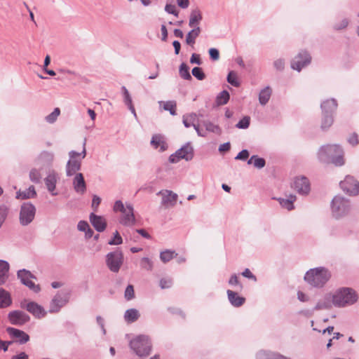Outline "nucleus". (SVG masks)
I'll list each match as a JSON object with an SVG mask.
<instances>
[{"instance_id":"f257e3e1","label":"nucleus","mask_w":359,"mask_h":359,"mask_svg":"<svg viewBox=\"0 0 359 359\" xmlns=\"http://www.w3.org/2000/svg\"><path fill=\"white\" fill-rule=\"evenodd\" d=\"M318 157L321 162L332 163L336 166H341L344 164V151L338 144L321 147L318 150Z\"/></svg>"},{"instance_id":"f03ea898","label":"nucleus","mask_w":359,"mask_h":359,"mask_svg":"<svg viewBox=\"0 0 359 359\" xmlns=\"http://www.w3.org/2000/svg\"><path fill=\"white\" fill-rule=\"evenodd\" d=\"M331 278L330 271L323 266L309 269L304 275V280L313 287H323Z\"/></svg>"},{"instance_id":"7ed1b4c3","label":"nucleus","mask_w":359,"mask_h":359,"mask_svg":"<svg viewBox=\"0 0 359 359\" xmlns=\"http://www.w3.org/2000/svg\"><path fill=\"white\" fill-rule=\"evenodd\" d=\"M358 300V294L352 288L342 287L332 294V303L336 307L352 305Z\"/></svg>"},{"instance_id":"20e7f679","label":"nucleus","mask_w":359,"mask_h":359,"mask_svg":"<svg viewBox=\"0 0 359 359\" xmlns=\"http://www.w3.org/2000/svg\"><path fill=\"white\" fill-rule=\"evenodd\" d=\"M86 140H84L81 152H77L74 150L69 152V159L66 165V174L67 176H72L81 170V161L86 156Z\"/></svg>"},{"instance_id":"39448f33","label":"nucleus","mask_w":359,"mask_h":359,"mask_svg":"<svg viewBox=\"0 0 359 359\" xmlns=\"http://www.w3.org/2000/svg\"><path fill=\"white\" fill-rule=\"evenodd\" d=\"M351 209V202L341 196H336L331 202V211L333 217L341 219L348 215Z\"/></svg>"},{"instance_id":"423d86ee","label":"nucleus","mask_w":359,"mask_h":359,"mask_svg":"<svg viewBox=\"0 0 359 359\" xmlns=\"http://www.w3.org/2000/svg\"><path fill=\"white\" fill-rule=\"evenodd\" d=\"M131 349L140 357H147L151 351V343L147 336L140 335L130 341Z\"/></svg>"},{"instance_id":"0eeeda50","label":"nucleus","mask_w":359,"mask_h":359,"mask_svg":"<svg viewBox=\"0 0 359 359\" xmlns=\"http://www.w3.org/2000/svg\"><path fill=\"white\" fill-rule=\"evenodd\" d=\"M71 294L72 292L69 289L58 291L50 303L48 312L50 313L59 312L61 308L69 302Z\"/></svg>"},{"instance_id":"6e6552de","label":"nucleus","mask_w":359,"mask_h":359,"mask_svg":"<svg viewBox=\"0 0 359 359\" xmlns=\"http://www.w3.org/2000/svg\"><path fill=\"white\" fill-rule=\"evenodd\" d=\"M17 277L22 285L27 287L33 292L39 293L41 291L40 285L35 284L32 281V279L36 280V277L29 270L25 269L18 270L17 272Z\"/></svg>"},{"instance_id":"1a4fd4ad","label":"nucleus","mask_w":359,"mask_h":359,"mask_svg":"<svg viewBox=\"0 0 359 359\" xmlns=\"http://www.w3.org/2000/svg\"><path fill=\"white\" fill-rule=\"evenodd\" d=\"M194 157V149L190 143H187L182 147L177 150L174 154H171L169 157V161L172 163H176L181 159H184L187 161H191Z\"/></svg>"},{"instance_id":"9d476101","label":"nucleus","mask_w":359,"mask_h":359,"mask_svg":"<svg viewBox=\"0 0 359 359\" xmlns=\"http://www.w3.org/2000/svg\"><path fill=\"white\" fill-rule=\"evenodd\" d=\"M35 214V206L29 202L24 203L20 208V223L22 226L28 225L34 220Z\"/></svg>"},{"instance_id":"9b49d317","label":"nucleus","mask_w":359,"mask_h":359,"mask_svg":"<svg viewBox=\"0 0 359 359\" xmlns=\"http://www.w3.org/2000/svg\"><path fill=\"white\" fill-rule=\"evenodd\" d=\"M123 262V253L119 250H116L108 253L106 256V264L109 270L114 273H117L120 270Z\"/></svg>"},{"instance_id":"f8f14e48","label":"nucleus","mask_w":359,"mask_h":359,"mask_svg":"<svg viewBox=\"0 0 359 359\" xmlns=\"http://www.w3.org/2000/svg\"><path fill=\"white\" fill-rule=\"evenodd\" d=\"M20 307L26 309L36 318H42L46 315V311L43 307L34 302H27L24 299L20 302Z\"/></svg>"},{"instance_id":"ddd939ff","label":"nucleus","mask_w":359,"mask_h":359,"mask_svg":"<svg viewBox=\"0 0 359 359\" xmlns=\"http://www.w3.org/2000/svg\"><path fill=\"white\" fill-rule=\"evenodd\" d=\"M340 187L350 196H356L359 194V182L352 176L348 175L341 181Z\"/></svg>"},{"instance_id":"4468645a","label":"nucleus","mask_w":359,"mask_h":359,"mask_svg":"<svg viewBox=\"0 0 359 359\" xmlns=\"http://www.w3.org/2000/svg\"><path fill=\"white\" fill-rule=\"evenodd\" d=\"M8 319L12 325L22 326L30 320V317L22 311L15 310L8 313Z\"/></svg>"},{"instance_id":"2eb2a0df","label":"nucleus","mask_w":359,"mask_h":359,"mask_svg":"<svg viewBox=\"0 0 359 359\" xmlns=\"http://www.w3.org/2000/svg\"><path fill=\"white\" fill-rule=\"evenodd\" d=\"M311 57L306 51H302L291 62V67L300 72L302 68L310 64Z\"/></svg>"},{"instance_id":"dca6fc26","label":"nucleus","mask_w":359,"mask_h":359,"mask_svg":"<svg viewBox=\"0 0 359 359\" xmlns=\"http://www.w3.org/2000/svg\"><path fill=\"white\" fill-rule=\"evenodd\" d=\"M120 223L126 226H132L135 224L136 219L134 215V208L130 203L126 204V209L121 212Z\"/></svg>"},{"instance_id":"f3484780","label":"nucleus","mask_w":359,"mask_h":359,"mask_svg":"<svg viewBox=\"0 0 359 359\" xmlns=\"http://www.w3.org/2000/svg\"><path fill=\"white\" fill-rule=\"evenodd\" d=\"M292 187L301 195H307L311 189L309 180L304 176L297 177L294 180Z\"/></svg>"},{"instance_id":"a211bd4d","label":"nucleus","mask_w":359,"mask_h":359,"mask_svg":"<svg viewBox=\"0 0 359 359\" xmlns=\"http://www.w3.org/2000/svg\"><path fill=\"white\" fill-rule=\"evenodd\" d=\"M156 194L162 196L161 205L165 208L175 206L178 198L177 194L167 189L159 191Z\"/></svg>"},{"instance_id":"6ab92c4d","label":"nucleus","mask_w":359,"mask_h":359,"mask_svg":"<svg viewBox=\"0 0 359 359\" xmlns=\"http://www.w3.org/2000/svg\"><path fill=\"white\" fill-rule=\"evenodd\" d=\"M7 333L13 338L17 339V342L20 344H24L29 341V336L22 330L8 327L6 328Z\"/></svg>"},{"instance_id":"aec40b11","label":"nucleus","mask_w":359,"mask_h":359,"mask_svg":"<svg viewBox=\"0 0 359 359\" xmlns=\"http://www.w3.org/2000/svg\"><path fill=\"white\" fill-rule=\"evenodd\" d=\"M57 180V174L55 171L49 172L47 177L44 179L46 188L53 196H56L57 194V193L55 191Z\"/></svg>"},{"instance_id":"412c9836","label":"nucleus","mask_w":359,"mask_h":359,"mask_svg":"<svg viewBox=\"0 0 359 359\" xmlns=\"http://www.w3.org/2000/svg\"><path fill=\"white\" fill-rule=\"evenodd\" d=\"M89 219L91 224L97 231L102 232L105 230L107 222L103 217L97 215L92 212L89 216Z\"/></svg>"},{"instance_id":"4be33fe9","label":"nucleus","mask_w":359,"mask_h":359,"mask_svg":"<svg viewBox=\"0 0 359 359\" xmlns=\"http://www.w3.org/2000/svg\"><path fill=\"white\" fill-rule=\"evenodd\" d=\"M73 186L76 192L83 194L86 190V185L82 173H76L73 180Z\"/></svg>"},{"instance_id":"5701e85b","label":"nucleus","mask_w":359,"mask_h":359,"mask_svg":"<svg viewBox=\"0 0 359 359\" xmlns=\"http://www.w3.org/2000/svg\"><path fill=\"white\" fill-rule=\"evenodd\" d=\"M332 295L327 294L322 299H320L313 308L314 310L330 309L332 306Z\"/></svg>"},{"instance_id":"b1692460","label":"nucleus","mask_w":359,"mask_h":359,"mask_svg":"<svg viewBox=\"0 0 359 359\" xmlns=\"http://www.w3.org/2000/svg\"><path fill=\"white\" fill-rule=\"evenodd\" d=\"M337 102L334 98L327 99L320 104L322 113L334 114L337 108Z\"/></svg>"},{"instance_id":"393cba45","label":"nucleus","mask_w":359,"mask_h":359,"mask_svg":"<svg viewBox=\"0 0 359 359\" xmlns=\"http://www.w3.org/2000/svg\"><path fill=\"white\" fill-rule=\"evenodd\" d=\"M226 292L228 299L232 306L239 307L244 304L245 299L239 296L237 292L230 290H228Z\"/></svg>"},{"instance_id":"a878e982","label":"nucleus","mask_w":359,"mask_h":359,"mask_svg":"<svg viewBox=\"0 0 359 359\" xmlns=\"http://www.w3.org/2000/svg\"><path fill=\"white\" fill-rule=\"evenodd\" d=\"M151 144L155 149L160 147L161 151H164L168 148V144L165 141L164 137L159 134L153 135L151 140Z\"/></svg>"},{"instance_id":"bb28decb","label":"nucleus","mask_w":359,"mask_h":359,"mask_svg":"<svg viewBox=\"0 0 359 359\" xmlns=\"http://www.w3.org/2000/svg\"><path fill=\"white\" fill-rule=\"evenodd\" d=\"M202 13L199 9L196 8L192 10L189 16V26L193 28L199 27L198 25L202 20Z\"/></svg>"},{"instance_id":"cd10ccee","label":"nucleus","mask_w":359,"mask_h":359,"mask_svg":"<svg viewBox=\"0 0 359 359\" xmlns=\"http://www.w3.org/2000/svg\"><path fill=\"white\" fill-rule=\"evenodd\" d=\"M36 196V192L35 191V188L33 185L29 187L28 189L25 191H18L16 192V198L17 199H29L34 198Z\"/></svg>"},{"instance_id":"c85d7f7f","label":"nucleus","mask_w":359,"mask_h":359,"mask_svg":"<svg viewBox=\"0 0 359 359\" xmlns=\"http://www.w3.org/2000/svg\"><path fill=\"white\" fill-rule=\"evenodd\" d=\"M55 155L53 152L48 151H42L37 157L39 163L43 165H51L54 161Z\"/></svg>"},{"instance_id":"c756f323","label":"nucleus","mask_w":359,"mask_h":359,"mask_svg":"<svg viewBox=\"0 0 359 359\" xmlns=\"http://www.w3.org/2000/svg\"><path fill=\"white\" fill-rule=\"evenodd\" d=\"M121 90L123 95V102L126 105H127L128 109L131 111V113L134 115L135 118H137V114L135 109V107L133 104L132 97L125 86H122Z\"/></svg>"},{"instance_id":"7c9ffc66","label":"nucleus","mask_w":359,"mask_h":359,"mask_svg":"<svg viewBox=\"0 0 359 359\" xmlns=\"http://www.w3.org/2000/svg\"><path fill=\"white\" fill-rule=\"evenodd\" d=\"M256 359H291L278 353L260 351L256 354Z\"/></svg>"},{"instance_id":"2f4dec72","label":"nucleus","mask_w":359,"mask_h":359,"mask_svg":"<svg viewBox=\"0 0 359 359\" xmlns=\"http://www.w3.org/2000/svg\"><path fill=\"white\" fill-rule=\"evenodd\" d=\"M140 316V312L136 309H129L124 313V320L128 323L137 321Z\"/></svg>"},{"instance_id":"473e14b6","label":"nucleus","mask_w":359,"mask_h":359,"mask_svg":"<svg viewBox=\"0 0 359 359\" xmlns=\"http://www.w3.org/2000/svg\"><path fill=\"white\" fill-rule=\"evenodd\" d=\"M296 198L294 195H290L287 198H278L277 200L282 208L287 210H292L294 208L293 203L296 201Z\"/></svg>"},{"instance_id":"72a5a7b5","label":"nucleus","mask_w":359,"mask_h":359,"mask_svg":"<svg viewBox=\"0 0 359 359\" xmlns=\"http://www.w3.org/2000/svg\"><path fill=\"white\" fill-rule=\"evenodd\" d=\"M9 264L7 262L0 260V285L6 283L8 277Z\"/></svg>"},{"instance_id":"f704fd0d","label":"nucleus","mask_w":359,"mask_h":359,"mask_svg":"<svg viewBox=\"0 0 359 359\" xmlns=\"http://www.w3.org/2000/svg\"><path fill=\"white\" fill-rule=\"evenodd\" d=\"M201 32V29L200 27H196L189 31L186 36L187 44L193 46L196 42V39L199 36Z\"/></svg>"},{"instance_id":"c9c22d12","label":"nucleus","mask_w":359,"mask_h":359,"mask_svg":"<svg viewBox=\"0 0 359 359\" xmlns=\"http://www.w3.org/2000/svg\"><path fill=\"white\" fill-rule=\"evenodd\" d=\"M272 90L269 86L262 89L259 94V102L260 104L264 106L267 104L271 96Z\"/></svg>"},{"instance_id":"e433bc0d","label":"nucleus","mask_w":359,"mask_h":359,"mask_svg":"<svg viewBox=\"0 0 359 359\" xmlns=\"http://www.w3.org/2000/svg\"><path fill=\"white\" fill-rule=\"evenodd\" d=\"M12 304L10 294L3 288H0V308H6Z\"/></svg>"},{"instance_id":"4c0bfd02","label":"nucleus","mask_w":359,"mask_h":359,"mask_svg":"<svg viewBox=\"0 0 359 359\" xmlns=\"http://www.w3.org/2000/svg\"><path fill=\"white\" fill-rule=\"evenodd\" d=\"M334 122L333 114L323 113L321 128L326 130L329 128Z\"/></svg>"},{"instance_id":"58836bf2","label":"nucleus","mask_w":359,"mask_h":359,"mask_svg":"<svg viewBox=\"0 0 359 359\" xmlns=\"http://www.w3.org/2000/svg\"><path fill=\"white\" fill-rule=\"evenodd\" d=\"M196 119L197 114L195 113L185 114L182 117L183 123L186 128H189L196 125Z\"/></svg>"},{"instance_id":"ea45409f","label":"nucleus","mask_w":359,"mask_h":359,"mask_svg":"<svg viewBox=\"0 0 359 359\" xmlns=\"http://www.w3.org/2000/svg\"><path fill=\"white\" fill-rule=\"evenodd\" d=\"M248 164L253 165L258 168L261 169L264 168L266 165V161L263 158L258 157L257 155H253L250 157V158L248 161Z\"/></svg>"},{"instance_id":"a19ab883","label":"nucleus","mask_w":359,"mask_h":359,"mask_svg":"<svg viewBox=\"0 0 359 359\" xmlns=\"http://www.w3.org/2000/svg\"><path fill=\"white\" fill-rule=\"evenodd\" d=\"M163 103V109L165 111H168L170 114L172 116H175L177 114L176 113V107L177 104L175 101H167L165 102H163V101H160L159 104H161Z\"/></svg>"},{"instance_id":"79ce46f5","label":"nucleus","mask_w":359,"mask_h":359,"mask_svg":"<svg viewBox=\"0 0 359 359\" xmlns=\"http://www.w3.org/2000/svg\"><path fill=\"white\" fill-rule=\"evenodd\" d=\"M179 73L180 76L185 80H191V76L189 73V67L185 64L182 63L180 66Z\"/></svg>"},{"instance_id":"37998d69","label":"nucleus","mask_w":359,"mask_h":359,"mask_svg":"<svg viewBox=\"0 0 359 359\" xmlns=\"http://www.w3.org/2000/svg\"><path fill=\"white\" fill-rule=\"evenodd\" d=\"M229 100V93L226 90L222 91L217 96L216 102L219 105L226 104Z\"/></svg>"},{"instance_id":"c03bdc74","label":"nucleus","mask_w":359,"mask_h":359,"mask_svg":"<svg viewBox=\"0 0 359 359\" xmlns=\"http://www.w3.org/2000/svg\"><path fill=\"white\" fill-rule=\"evenodd\" d=\"M29 179L32 182L35 184L40 183L41 180V175L40 171L36 168L32 169L29 172Z\"/></svg>"},{"instance_id":"a18cd8bd","label":"nucleus","mask_w":359,"mask_h":359,"mask_svg":"<svg viewBox=\"0 0 359 359\" xmlns=\"http://www.w3.org/2000/svg\"><path fill=\"white\" fill-rule=\"evenodd\" d=\"M175 251L166 249L160 254V258L164 263L169 262L174 257Z\"/></svg>"},{"instance_id":"49530a36","label":"nucleus","mask_w":359,"mask_h":359,"mask_svg":"<svg viewBox=\"0 0 359 359\" xmlns=\"http://www.w3.org/2000/svg\"><path fill=\"white\" fill-rule=\"evenodd\" d=\"M227 81L234 87L240 86V82L238 80L237 74L233 71H231L227 76Z\"/></svg>"},{"instance_id":"de8ad7c7","label":"nucleus","mask_w":359,"mask_h":359,"mask_svg":"<svg viewBox=\"0 0 359 359\" xmlns=\"http://www.w3.org/2000/svg\"><path fill=\"white\" fill-rule=\"evenodd\" d=\"M60 114V110L59 108H55L53 111L51 112L50 114L46 116L45 120L46 122L49 123H53L56 121L57 117L59 116Z\"/></svg>"},{"instance_id":"09e8293b","label":"nucleus","mask_w":359,"mask_h":359,"mask_svg":"<svg viewBox=\"0 0 359 359\" xmlns=\"http://www.w3.org/2000/svg\"><path fill=\"white\" fill-rule=\"evenodd\" d=\"M203 126L205 127L206 130L218 133L220 132V128L218 126L214 124L211 121H204L203 122Z\"/></svg>"},{"instance_id":"8fccbe9b","label":"nucleus","mask_w":359,"mask_h":359,"mask_svg":"<svg viewBox=\"0 0 359 359\" xmlns=\"http://www.w3.org/2000/svg\"><path fill=\"white\" fill-rule=\"evenodd\" d=\"M140 265L141 268L146 269L147 271H151L153 268V262L148 257H143L140 260Z\"/></svg>"},{"instance_id":"3c124183","label":"nucleus","mask_w":359,"mask_h":359,"mask_svg":"<svg viewBox=\"0 0 359 359\" xmlns=\"http://www.w3.org/2000/svg\"><path fill=\"white\" fill-rule=\"evenodd\" d=\"M191 73L194 77L200 81L203 80L205 77V75L201 67H194L192 69Z\"/></svg>"},{"instance_id":"603ef678","label":"nucleus","mask_w":359,"mask_h":359,"mask_svg":"<svg viewBox=\"0 0 359 359\" xmlns=\"http://www.w3.org/2000/svg\"><path fill=\"white\" fill-rule=\"evenodd\" d=\"M122 238L119 233L116 231L114 237L108 241V244L110 245H118L122 243Z\"/></svg>"},{"instance_id":"864d4df0","label":"nucleus","mask_w":359,"mask_h":359,"mask_svg":"<svg viewBox=\"0 0 359 359\" xmlns=\"http://www.w3.org/2000/svg\"><path fill=\"white\" fill-rule=\"evenodd\" d=\"M8 212V209L5 205H0V227L2 226L4 222L7 215Z\"/></svg>"},{"instance_id":"5fc2aeb1","label":"nucleus","mask_w":359,"mask_h":359,"mask_svg":"<svg viewBox=\"0 0 359 359\" xmlns=\"http://www.w3.org/2000/svg\"><path fill=\"white\" fill-rule=\"evenodd\" d=\"M250 118L249 116L243 117L238 123L236 124V127L241 129H246L250 126Z\"/></svg>"},{"instance_id":"6e6d98bb","label":"nucleus","mask_w":359,"mask_h":359,"mask_svg":"<svg viewBox=\"0 0 359 359\" xmlns=\"http://www.w3.org/2000/svg\"><path fill=\"white\" fill-rule=\"evenodd\" d=\"M124 296L127 300H131L135 297L134 288L132 285H128L126 287Z\"/></svg>"},{"instance_id":"4d7b16f0","label":"nucleus","mask_w":359,"mask_h":359,"mask_svg":"<svg viewBox=\"0 0 359 359\" xmlns=\"http://www.w3.org/2000/svg\"><path fill=\"white\" fill-rule=\"evenodd\" d=\"M172 285V280L168 278H163L160 280L159 285L161 289L170 288Z\"/></svg>"},{"instance_id":"13d9d810","label":"nucleus","mask_w":359,"mask_h":359,"mask_svg":"<svg viewBox=\"0 0 359 359\" xmlns=\"http://www.w3.org/2000/svg\"><path fill=\"white\" fill-rule=\"evenodd\" d=\"M165 11L168 13L172 14L176 17H177L179 15V11L177 10L176 6L172 4H167L165 6Z\"/></svg>"},{"instance_id":"bf43d9fd","label":"nucleus","mask_w":359,"mask_h":359,"mask_svg":"<svg viewBox=\"0 0 359 359\" xmlns=\"http://www.w3.org/2000/svg\"><path fill=\"white\" fill-rule=\"evenodd\" d=\"M229 284L233 286H237L240 290L243 289V285L238 281V278L236 274H233L229 280Z\"/></svg>"},{"instance_id":"052dcab7","label":"nucleus","mask_w":359,"mask_h":359,"mask_svg":"<svg viewBox=\"0 0 359 359\" xmlns=\"http://www.w3.org/2000/svg\"><path fill=\"white\" fill-rule=\"evenodd\" d=\"M249 157V151L247 149H243L236 156L235 159L245 161Z\"/></svg>"},{"instance_id":"680f3d73","label":"nucleus","mask_w":359,"mask_h":359,"mask_svg":"<svg viewBox=\"0 0 359 359\" xmlns=\"http://www.w3.org/2000/svg\"><path fill=\"white\" fill-rule=\"evenodd\" d=\"M168 311L172 314H177V315L182 316V318H185L186 315L184 313V311L182 310H181L180 309L175 308V307H169V308H168Z\"/></svg>"},{"instance_id":"e2e57ef3","label":"nucleus","mask_w":359,"mask_h":359,"mask_svg":"<svg viewBox=\"0 0 359 359\" xmlns=\"http://www.w3.org/2000/svg\"><path fill=\"white\" fill-rule=\"evenodd\" d=\"M126 209V205L123 203L121 201H116L114 205V210L115 212H122Z\"/></svg>"},{"instance_id":"0e129e2a","label":"nucleus","mask_w":359,"mask_h":359,"mask_svg":"<svg viewBox=\"0 0 359 359\" xmlns=\"http://www.w3.org/2000/svg\"><path fill=\"white\" fill-rule=\"evenodd\" d=\"M273 65H274V67L278 71H283L284 69V67H285V62L282 59H278V60L274 61Z\"/></svg>"},{"instance_id":"69168bd1","label":"nucleus","mask_w":359,"mask_h":359,"mask_svg":"<svg viewBox=\"0 0 359 359\" xmlns=\"http://www.w3.org/2000/svg\"><path fill=\"white\" fill-rule=\"evenodd\" d=\"M210 57L213 60H217L219 57V50L216 48H212L209 50Z\"/></svg>"},{"instance_id":"338daca9","label":"nucleus","mask_w":359,"mask_h":359,"mask_svg":"<svg viewBox=\"0 0 359 359\" xmlns=\"http://www.w3.org/2000/svg\"><path fill=\"white\" fill-rule=\"evenodd\" d=\"M242 275L245 277V278H248L249 279H251L252 280H254L255 282L257 281V278L256 276L252 274V273L250 271V270L249 269H245L243 272H242Z\"/></svg>"},{"instance_id":"774afa93","label":"nucleus","mask_w":359,"mask_h":359,"mask_svg":"<svg viewBox=\"0 0 359 359\" xmlns=\"http://www.w3.org/2000/svg\"><path fill=\"white\" fill-rule=\"evenodd\" d=\"M89 227H90V226L88 224V222L86 221H83V220L80 221L77 225V229L80 231H83V232H85L87 229H88Z\"/></svg>"}]
</instances>
